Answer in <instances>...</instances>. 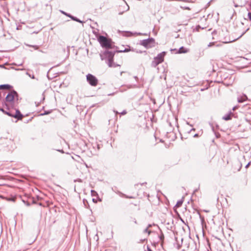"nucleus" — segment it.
<instances>
[{"label": "nucleus", "instance_id": "obj_14", "mask_svg": "<svg viewBox=\"0 0 251 251\" xmlns=\"http://www.w3.org/2000/svg\"><path fill=\"white\" fill-rule=\"evenodd\" d=\"M184 199V198L182 197L180 200H179L176 202V204H182V203L183 202Z\"/></svg>", "mask_w": 251, "mask_h": 251}, {"label": "nucleus", "instance_id": "obj_32", "mask_svg": "<svg viewBox=\"0 0 251 251\" xmlns=\"http://www.w3.org/2000/svg\"><path fill=\"white\" fill-rule=\"evenodd\" d=\"M133 222H134L135 224H137L136 220L135 219H134Z\"/></svg>", "mask_w": 251, "mask_h": 251}, {"label": "nucleus", "instance_id": "obj_39", "mask_svg": "<svg viewBox=\"0 0 251 251\" xmlns=\"http://www.w3.org/2000/svg\"><path fill=\"white\" fill-rule=\"evenodd\" d=\"M244 34V33H243L241 35L240 37H242Z\"/></svg>", "mask_w": 251, "mask_h": 251}, {"label": "nucleus", "instance_id": "obj_35", "mask_svg": "<svg viewBox=\"0 0 251 251\" xmlns=\"http://www.w3.org/2000/svg\"><path fill=\"white\" fill-rule=\"evenodd\" d=\"M129 6L127 5V9L126 10V11L127 10H129Z\"/></svg>", "mask_w": 251, "mask_h": 251}, {"label": "nucleus", "instance_id": "obj_24", "mask_svg": "<svg viewBox=\"0 0 251 251\" xmlns=\"http://www.w3.org/2000/svg\"><path fill=\"white\" fill-rule=\"evenodd\" d=\"M0 111H2L3 113H4L5 114H6V112H8L7 111L4 110L3 109H0Z\"/></svg>", "mask_w": 251, "mask_h": 251}, {"label": "nucleus", "instance_id": "obj_29", "mask_svg": "<svg viewBox=\"0 0 251 251\" xmlns=\"http://www.w3.org/2000/svg\"><path fill=\"white\" fill-rule=\"evenodd\" d=\"M151 224H149V225L148 226H147V228H150V227H151Z\"/></svg>", "mask_w": 251, "mask_h": 251}, {"label": "nucleus", "instance_id": "obj_12", "mask_svg": "<svg viewBox=\"0 0 251 251\" xmlns=\"http://www.w3.org/2000/svg\"><path fill=\"white\" fill-rule=\"evenodd\" d=\"M223 119L228 121L231 119V114H226L223 117Z\"/></svg>", "mask_w": 251, "mask_h": 251}, {"label": "nucleus", "instance_id": "obj_4", "mask_svg": "<svg viewBox=\"0 0 251 251\" xmlns=\"http://www.w3.org/2000/svg\"><path fill=\"white\" fill-rule=\"evenodd\" d=\"M165 54V52L163 51L158 54L157 56L154 58L153 60L151 62V66L155 67L159 64L162 63L164 61V57Z\"/></svg>", "mask_w": 251, "mask_h": 251}, {"label": "nucleus", "instance_id": "obj_19", "mask_svg": "<svg viewBox=\"0 0 251 251\" xmlns=\"http://www.w3.org/2000/svg\"><path fill=\"white\" fill-rule=\"evenodd\" d=\"M126 113H127L126 111V110H123V111L121 113V115H124L126 114Z\"/></svg>", "mask_w": 251, "mask_h": 251}, {"label": "nucleus", "instance_id": "obj_6", "mask_svg": "<svg viewBox=\"0 0 251 251\" xmlns=\"http://www.w3.org/2000/svg\"><path fill=\"white\" fill-rule=\"evenodd\" d=\"M86 80L90 85L96 86L98 83V80L94 75L89 74L86 75Z\"/></svg>", "mask_w": 251, "mask_h": 251}, {"label": "nucleus", "instance_id": "obj_17", "mask_svg": "<svg viewBox=\"0 0 251 251\" xmlns=\"http://www.w3.org/2000/svg\"><path fill=\"white\" fill-rule=\"evenodd\" d=\"M20 199V198H14V197H13V198H12L10 200V201H12L14 202V201H15V200H16V199Z\"/></svg>", "mask_w": 251, "mask_h": 251}, {"label": "nucleus", "instance_id": "obj_37", "mask_svg": "<svg viewBox=\"0 0 251 251\" xmlns=\"http://www.w3.org/2000/svg\"><path fill=\"white\" fill-rule=\"evenodd\" d=\"M244 34V33H243L241 35L240 37H242Z\"/></svg>", "mask_w": 251, "mask_h": 251}, {"label": "nucleus", "instance_id": "obj_38", "mask_svg": "<svg viewBox=\"0 0 251 251\" xmlns=\"http://www.w3.org/2000/svg\"><path fill=\"white\" fill-rule=\"evenodd\" d=\"M244 34V33H243L241 35L240 37H242Z\"/></svg>", "mask_w": 251, "mask_h": 251}, {"label": "nucleus", "instance_id": "obj_8", "mask_svg": "<svg viewBox=\"0 0 251 251\" xmlns=\"http://www.w3.org/2000/svg\"><path fill=\"white\" fill-rule=\"evenodd\" d=\"M248 98L246 95H243L242 96L238 98L237 100L238 102L239 103L243 102L244 101L247 100Z\"/></svg>", "mask_w": 251, "mask_h": 251}, {"label": "nucleus", "instance_id": "obj_22", "mask_svg": "<svg viewBox=\"0 0 251 251\" xmlns=\"http://www.w3.org/2000/svg\"><path fill=\"white\" fill-rule=\"evenodd\" d=\"M248 17L250 21H251V12L248 13Z\"/></svg>", "mask_w": 251, "mask_h": 251}, {"label": "nucleus", "instance_id": "obj_18", "mask_svg": "<svg viewBox=\"0 0 251 251\" xmlns=\"http://www.w3.org/2000/svg\"><path fill=\"white\" fill-rule=\"evenodd\" d=\"M159 238H160V240H163V239H164V235H163V233H161V235H160V236H159Z\"/></svg>", "mask_w": 251, "mask_h": 251}, {"label": "nucleus", "instance_id": "obj_27", "mask_svg": "<svg viewBox=\"0 0 251 251\" xmlns=\"http://www.w3.org/2000/svg\"><path fill=\"white\" fill-rule=\"evenodd\" d=\"M113 111H114V112L116 114H119V112L116 110H114Z\"/></svg>", "mask_w": 251, "mask_h": 251}, {"label": "nucleus", "instance_id": "obj_44", "mask_svg": "<svg viewBox=\"0 0 251 251\" xmlns=\"http://www.w3.org/2000/svg\"><path fill=\"white\" fill-rule=\"evenodd\" d=\"M134 78H135V79H136V78H137V76H134Z\"/></svg>", "mask_w": 251, "mask_h": 251}, {"label": "nucleus", "instance_id": "obj_25", "mask_svg": "<svg viewBox=\"0 0 251 251\" xmlns=\"http://www.w3.org/2000/svg\"><path fill=\"white\" fill-rule=\"evenodd\" d=\"M61 12H62L63 14H64V15H66V16H68V15H71L70 14H67V13H65V12L62 11H61Z\"/></svg>", "mask_w": 251, "mask_h": 251}, {"label": "nucleus", "instance_id": "obj_26", "mask_svg": "<svg viewBox=\"0 0 251 251\" xmlns=\"http://www.w3.org/2000/svg\"><path fill=\"white\" fill-rule=\"evenodd\" d=\"M92 200L94 202H95V203L97 202V201L95 199H93Z\"/></svg>", "mask_w": 251, "mask_h": 251}, {"label": "nucleus", "instance_id": "obj_1", "mask_svg": "<svg viewBox=\"0 0 251 251\" xmlns=\"http://www.w3.org/2000/svg\"><path fill=\"white\" fill-rule=\"evenodd\" d=\"M18 100V94L15 90L11 91L5 98V105L6 107L9 106L14 107L15 102Z\"/></svg>", "mask_w": 251, "mask_h": 251}, {"label": "nucleus", "instance_id": "obj_31", "mask_svg": "<svg viewBox=\"0 0 251 251\" xmlns=\"http://www.w3.org/2000/svg\"><path fill=\"white\" fill-rule=\"evenodd\" d=\"M59 151L62 152V153H64V151L62 150H58Z\"/></svg>", "mask_w": 251, "mask_h": 251}, {"label": "nucleus", "instance_id": "obj_28", "mask_svg": "<svg viewBox=\"0 0 251 251\" xmlns=\"http://www.w3.org/2000/svg\"><path fill=\"white\" fill-rule=\"evenodd\" d=\"M180 205H177V204H176V205H175V207H176V208H177V207H179Z\"/></svg>", "mask_w": 251, "mask_h": 251}, {"label": "nucleus", "instance_id": "obj_5", "mask_svg": "<svg viewBox=\"0 0 251 251\" xmlns=\"http://www.w3.org/2000/svg\"><path fill=\"white\" fill-rule=\"evenodd\" d=\"M154 39L152 38H150L147 39L141 40L140 41V45L148 49L154 46Z\"/></svg>", "mask_w": 251, "mask_h": 251}, {"label": "nucleus", "instance_id": "obj_16", "mask_svg": "<svg viewBox=\"0 0 251 251\" xmlns=\"http://www.w3.org/2000/svg\"><path fill=\"white\" fill-rule=\"evenodd\" d=\"M6 114L8 115L9 116L12 117H13V116H14V114H12L10 112H6Z\"/></svg>", "mask_w": 251, "mask_h": 251}, {"label": "nucleus", "instance_id": "obj_9", "mask_svg": "<svg viewBox=\"0 0 251 251\" xmlns=\"http://www.w3.org/2000/svg\"><path fill=\"white\" fill-rule=\"evenodd\" d=\"M188 51H189L188 49H187L183 47H181L179 49L177 52L178 53H187Z\"/></svg>", "mask_w": 251, "mask_h": 251}, {"label": "nucleus", "instance_id": "obj_20", "mask_svg": "<svg viewBox=\"0 0 251 251\" xmlns=\"http://www.w3.org/2000/svg\"><path fill=\"white\" fill-rule=\"evenodd\" d=\"M47 115V111H44V113L40 114L39 115L43 116V115Z\"/></svg>", "mask_w": 251, "mask_h": 251}, {"label": "nucleus", "instance_id": "obj_21", "mask_svg": "<svg viewBox=\"0 0 251 251\" xmlns=\"http://www.w3.org/2000/svg\"><path fill=\"white\" fill-rule=\"evenodd\" d=\"M134 34H137V35H147V34H146V33H145V34H142V33H140V32H139V33H136H136H135Z\"/></svg>", "mask_w": 251, "mask_h": 251}, {"label": "nucleus", "instance_id": "obj_33", "mask_svg": "<svg viewBox=\"0 0 251 251\" xmlns=\"http://www.w3.org/2000/svg\"><path fill=\"white\" fill-rule=\"evenodd\" d=\"M136 52H137V53H142V51H141L140 50H139V51H136Z\"/></svg>", "mask_w": 251, "mask_h": 251}, {"label": "nucleus", "instance_id": "obj_34", "mask_svg": "<svg viewBox=\"0 0 251 251\" xmlns=\"http://www.w3.org/2000/svg\"><path fill=\"white\" fill-rule=\"evenodd\" d=\"M234 6L236 7H237L238 6V5L236 4H234Z\"/></svg>", "mask_w": 251, "mask_h": 251}, {"label": "nucleus", "instance_id": "obj_43", "mask_svg": "<svg viewBox=\"0 0 251 251\" xmlns=\"http://www.w3.org/2000/svg\"><path fill=\"white\" fill-rule=\"evenodd\" d=\"M198 136V134H196L195 135H194V137H196V136Z\"/></svg>", "mask_w": 251, "mask_h": 251}, {"label": "nucleus", "instance_id": "obj_7", "mask_svg": "<svg viewBox=\"0 0 251 251\" xmlns=\"http://www.w3.org/2000/svg\"><path fill=\"white\" fill-rule=\"evenodd\" d=\"M13 117L17 119L18 120H22L23 117V115L21 113L20 111L18 109H16V113L14 114Z\"/></svg>", "mask_w": 251, "mask_h": 251}, {"label": "nucleus", "instance_id": "obj_10", "mask_svg": "<svg viewBox=\"0 0 251 251\" xmlns=\"http://www.w3.org/2000/svg\"><path fill=\"white\" fill-rule=\"evenodd\" d=\"M11 88V86L8 84H2L0 85V89H9Z\"/></svg>", "mask_w": 251, "mask_h": 251}, {"label": "nucleus", "instance_id": "obj_36", "mask_svg": "<svg viewBox=\"0 0 251 251\" xmlns=\"http://www.w3.org/2000/svg\"><path fill=\"white\" fill-rule=\"evenodd\" d=\"M33 47L35 48V49H37V46H33Z\"/></svg>", "mask_w": 251, "mask_h": 251}, {"label": "nucleus", "instance_id": "obj_40", "mask_svg": "<svg viewBox=\"0 0 251 251\" xmlns=\"http://www.w3.org/2000/svg\"><path fill=\"white\" fill-rule=\"evenodd\" d=\"M244 34V33H243L241 35L240 37H242Z\"/></svg>", "mask_w": 251, "mask_h": 251}, {"label": "nucleus", "instance_id": "obj_42", "mask_svg": "<svg viewBox=\"0 0 251 251\" xmlns=\"http://www.w3.org/2000/svg\"><path fill=\"white\" fill-rule=\"evenodd\" d=\"M244 34V33H243L241 35L240 37H242Z\"/></svg>", "mask_w": 251, "mask_h": 251}, {"label": "nucleus", "instance_id": "obj_30", "mask_svg": "<svg viewBox=\"0 0 251 251\" xmlns=\"http://www.w3.org/2000/svg\"><path fill=\"white\" fill-rule=\"evenodd\" d=\"M212 44H213V43H209V44L208 45V47H211L212 46Z\"/></svg>", "mask_w": 251, "mask_h": 251}, {"label": "nucleus", "instance_id": "obj_13", "mask_svg": "<svg viewBox=\"0 0 251 251\" xmlns=\"http://www.w3.org/2000/svg\"><path fill=\"white\" fill-rule=\"evenodd\" d=\"M133 50H130L129 48L128 49H125L124 50H119V52H128L129 51Z\"/></svg>", "mask_w": 251, "mask_h": 251}, {"label": "nucleus", "instance_id": "obj_2", "mask_svg": "<svg viewBox=\"0 0 251 251\" xmlns=\"http://www.w3.org/2000/svg\"><path fill=\"white\" fill-rule=\"evenodd\" d=\"M115 54L114 51L106 50L102 54H100L101 59L102 60L107 59L108 60V65L110 67H114L113 57Z\"/></svg>", "mask_w": 251, "mask_h": 251}, {"label": "nucleus", "instance_id": "obj_45", "mask_svg": "<svg viewBox=\"0 0 251 251\" xmlns=\"http://www.w3.org/2000/svg\"><path fill=\"white\" fill-rule=\"evenodd\" d=\"M122 13H123L122 12H121V13H119V14L121 15V14H122Z\"/></svg>", "mask_w": 251, "mask_h": 251}, {"label": "nucleus", "instance_id": "obj_41", "mask_svg": "<svg viewBox=\"0 0 251 251\" xmlns=\"http://www.w3.org/2000/svg\"><path fill=\"white\" fill-rule=\"evenodd\" d=\"M244 34V33H243L241 35L240 37H242Z\"/></svg>", "mask_w": 251, "mask_h": 251}, {"label": "nucleus", "instance_id": "obj_23", "mask_svg": "<svg viewBox=\"0 0 251 251\" xmlns=\"http://www.w3.org/2000/svg\"><path fill=\"white\" fill-rule=\"evenodd\" d=\"M251 161L250 162H249V163L246 165V166H245V168H248L249 167V166L251 165Z\"/></svg>", "mask_w": 251, "mask_h": 251}, {"label": "nucleus", "instance_id": "obj_11", "mask_svg": "<svg viewBox=\"0 0 251 251\" xmlns=\"http://www.w3.org/2000/svg\"><path fill=\"white\" fill-rule=\"evenodd\" d=\"M68 16L69 17L71 18L74 21H75L77 22L80 23H83L82 21H81L79 19H77L75 17H74V16H72V15H68Z\"/></svg>", "mask_w": 251, "mask_h": 251}, {"label": "nucleus", "instance_id": "obj_15", "mask_svg": "<svg viewBox=\"0 0 251 251\" xmlns=\"http://www.w3.org/2000/svg\"><path fill=\"white\" fill-rule=\"evenodd\" d=\"M148 232V234L149 235L151 231L150 230H148V228H146L144 230V233H147Z\"/></svg>", "mask_w": 251, "mask_h": 251}, {"label": "nucleus", "instance_id": "obj_3", "mask_svg": "<svg viewBox=\"0 0 251 251\" xmlns=\"http://www.w3.org/2000/svg\"><path fill=\"white\" fill-rule=\"evenodd\" d=\"M98 41L103 48L106 49H111L112 48L111 40L107 39L106 37L100 35L98 38Z\"/></svg>", "mask_w": 251, "mask_h": 251}]
</instances>
